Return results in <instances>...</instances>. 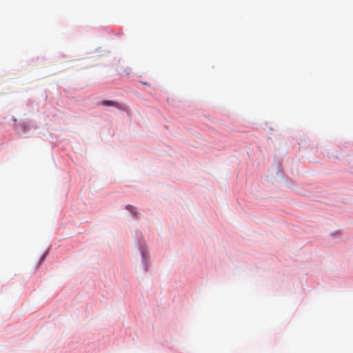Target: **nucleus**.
Returning <instances> with one entry per match:
<instances>
[{"instance_id": "f257e3e1", "label": "nucleus", "mask_w": 353, "mask_h": 353, "mask_svg": "<svg viewBox=\"0 0 353 353\" xmlns=\"http://www.w3.org/2000/svg\"><path fill=\"white\" fill-rule=\"evenodd\" d=\"M101 105H103V106H113L119 110H124V111H126V109H127L126 106L125 105L119 103L116 101H108V100L103 101L101 103Z\"/></svg>"}, {"instance_id": "f03ea898", "label": "nucleus", "mask_w": 353, "mask_h": 353, "mask_svg": "<svg viewBox=\"0 0 353 353\" xmlns=\"http://www.w3.org/2000/svg\"><path fill=\"white\" fill-rule=\"evenodd\" d=\"M126 209L129 210L133 215L135 216L137 214V210L134 206L129 205L126 207Z\"/></svg>"}]
</instances>
